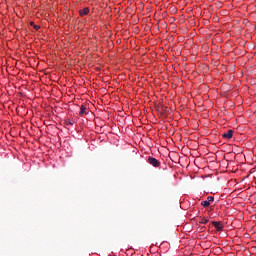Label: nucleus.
<instances>
[{
	"label": "nucleus",
	"instance_id": "nucleus-6",
	"mask_svg": "<svg viewBox=\"0 0 256 256\" xmlns=\"http://www.w3.org/2000/svg\"><path fill=\"white\" fill-rule=\"evenodd\" d=\"M87 111H88L87 107H85V106L82 105V106L80 107L79 115H87Z\"/></svg>",
	"mask_w": 256,
	"mask_h": 256
},
{
	"label": "nucleus",
	"instance_id": "nucleus-9",
	"mask_svg": "<svg viewBox=\"0 0 256 256\" xmlns=\"http://www.w3.org/2000/svg\"><path fill=\"white\" fill-rule=\"evenodd\" d=\"M74 122H72L71 120H67L66 121V125H73Z\"/></svg>",
	"mask_w": 256,
	"mask_h": 256
},
{
	"label": "nucleus",
	"instance_id": "nucleus-8",
	"mask_svg": "<svg viewBox=\"0 0 256 256\" xmlns=\"http://www.w3.org/2000/svg\"><path fill=\"white\" fill-rule=\"evenodd\" d=\"M200 223H201L202 225H207V223H209V219H207V218H202L201 221H200Z\"/></svg>",
	"mask_w": 256,
	"mask_h": 256
},
{
	"label": "nucleus",
	"instance_id": "nucleus-3",
	"mask_svg": "<svg viewBox=\"0 0 256 256\" xmlns=\"http://www.w3.org/2000/svg\"><path fill=\"white\" fill-rule=\"evenodd\" d=\"M212 225L215 227L216 231H223V224L221 222H212Z\"/></svg>",
	"mask_w": 256,
	"mask_h": 256
},
{
	"label": "nucleus",
	"instance_id": "nucleus-1",
	"mask_svg": "<svg viewBox=\"0 0 256 256\" xmlns=\"http://www.w3.org/2000/svg\"><path fill=\"white\" fill-rule=\"evenodd\" d=\"M148 163L152 165V167H161V162L157 160V158L148 157Z\"/></svg>",
	"mask_w": 256,
	"mask_h": 256
},
{
	"label": "nucleus",
	"instance_id": "nucleus-4",
	"mask_svg": "<svg viewBox=\"0 0 256 256\" xmlns=\"http://www.w3.org/2000/svg\"><path fill=\"white\" fill-rule=\"evenodd\" d=\"M223 139H231L233 137V130H228L222 135Z\"/></svg>",
	"mask_w": 256,
	"mask_h": 256
},
{
	"label": "nucleus",
	"instance_id": "nucleus-2",
	"mask_svg": "<svg viewBox=\"0 0 256 256\" xmlns=\"http://www.w3.org/2000/svg\"><path fill=\"white\" fill-rule=\"evenodd\" d=\"M215 201V198L213 196H208L206 200L201 202L202 207H209L211 203Z\"/></svg>",
	"mask_w": 256,
	"mask_h": 256
},
{
	"label": "nucleus",
	"instance_id": "nucleus-7",
	"mask_svg": "<svg viewBox=\"0 0 256 256\" xmlns=\"http://www.w3.org/2000/svg\"><path fill=\"white\" fill-rule=\"evenodd\" d=\"M31 27H33V29H35L36 31H39L40 26L39 25H35V22H30Z\"/></svg>",
	"mask_w": 256,
	"mask_h": 256
},
{
	"label": "nucleus",
	"instance_id": "nucleus-5",
	"mask_svg": "<svg viewBox=\"0 0 256 256\" xmlns=\"http://www.w3.org/2000/svg\"><path fill=\"white\" fill-rule=\"evenodd\" d=\"M80 17H85V15H89V8H84L82 10H79Z\"/></svg>",
	"mask_w": 256,
	"mask_h": 256
}]
</instances>
